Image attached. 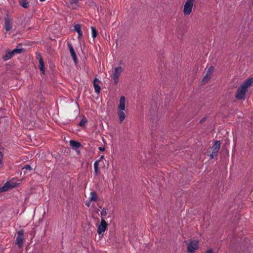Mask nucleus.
Here are the masks:
<instances>
[{"mask_svg": "<svg viewBox=\"0 0 253 253\" xmlns=\"http://www.w3.org/2000/svg\"><path fill=\"white\" fill-rule=\"evenodd\" d=\"M253 83V78H250L245 80L237 89L235 95L236 98L238 100L244 99L246 92L247 91L248 88L251 86Z\"/></svg>", "mask_w": 253, "mask_h": 253, "instance_id": "f257e3e1", "label": "nucleus"}, {"mask_svg": "<svg viewBox=\"0 0 253 253\" xmlns=\"http://www.w3.org/2000/svg\"><path fill=\"white\" fill-rule=\"evenodd\" d=\"M195 0H186L183 6V13L185 15H189L192 12L194 2Z\"/></svg>", "mask_w": 253, "mask_h": 253, "instance_id": "f03ea898", "label": "nucleus"}, {"mask_svg": "<svg viewBox=\"0 0 253 253\" xmlns=\"http://www.w3.org/2000/svg\"><path fill=\"white\" fill-rule=\"evenodd\" d=\"M16 187V182L13 181H7L2 187H0V193L8 191Z\"/></svg>", "mask_w": 253, "mask_h": 253, "instance_id": "7ed1b4c3", "label": "nucleus"}, {"mask_svg": "<svg viewBox=\"0 0 253 253\" xmlns=\"http://www.w3.org/2000/svg\"><path fill=\"white\" fill-rule=\"evenodd\" d=\"M123 71V69L122 67L119 66L114 69V70L113 72V75L112 76V78L114 81V83L115 84H117L118 83V79L121 75V73Z\"/></svg>", "mask_w": 253, "mask_h": 253, "instance_id": "20e7f679", "label": "nucleus"}, {"mask_svg": "<svg viewBox=\"0 0 253 253\" xmlns=\"http://www.w3.org/2000/svg\"><path fill=\"white\" fill-rule=\"evenodd\" d=\"M220 142L219 141H215L213 146L211 147V153L210 154L211 159H213L217 156L218 152L220 149Z\"/></svg>", "mask_w": 253, "mask_h": 253, "instance_id": "39448f33", "label": "nucleus"}, {"mask_svg": "<svg viewBox=\"0 0 253 253\" xmlns=\"http://www.w3.org/2000/svg\"><path fill=\"white\" fill-rule=\"evenodd\" d=\"M17 234V246L19 247H21L25 239L24 230L21 229L18 231Z\"/></svg>", "mask_w": 253, "mask_h": 253, "instance_id": "423d86ee", "label": "nucleus"}, {"mask_svg": "<svg viewBox=\"0 0 253 253\" xmlns=\"http://www.w3.org/2000/svg\"><path fill=\"white\" fill-rule=\"evenodd\" d=\"M198 242L195 240L191 241L188 245L187 251L189 253H193L195 251L198 249Z\"/></svg>", "mask_w": 253, "mask_h": 253, "instance_id": "0eeeda50", "label": "nucleus"}, {"mask_svg": "<svg viewBox=\"0 0 253 253\" xmlns=\"http://www.w3.org/2000/svg\"><path fill=\"white\" fill-rule=\"evenodd\" d=\"M107 226V222L104 218H102L100 224L97 227V233L99 234L104 233L106 230Z\"/></svg>", "mask_w": 253, "mask_h": 253, "instance_id": "6e6552de", "label": "nucleus"}, {"mask_svg": "<svg viewBox=\"0 0 253 253\" xmlns=\"http://www.w3.org/2000/svg\"><path fill=\"white\" fill-rule=\"evenodd\" d=\"M214 68L212 66L210 67L206 75L204 77L203 79V82L204 83H207L211 79L212 74L213 73Z\"/></svg>", "mask_w": 253, "mask_h": 253, "instance_id": "1a4fd4ad", "label": "nucleus"}, {"mask_svg": "<svg viewBox=\"0 0 253 253\" xmlns=\"http://www.w3.org/2000/svg\"><path fill=\"white\" fill-rule=\"evenodd\" d=\"M16 53V48H14L12 51L9 49L6 50L5 55L2 56V59L4 61H6L9 59H10L12 56L14 55Z\"/></svg>", "mask_w": 253, "mask_h": 253, "instance_id": "9d476101", "label": "nucleus"}, {"mask_svg": "<svg viewBox=\"0 0 253 253\" xmlns=\"http://www.w3.org/2000/svg\"><path fill=\"white\" fill-rule=\"evenodd\" d=\"M68 46L69 47V50H70L71 55L73 58V59L75 63L76 64L77 62L78 61V59H77V57L76 52L74 50V49L71 43H68Z\"/></svg>", "mask_w": 253, "mask_h": 253, "instance_id": "9b49d317", "label": "nucleus"}, {"mask_svg": "<svg viewBox=\"0 0 253 253\" xmlns=\"http://www.w3.org/2000/svg\"><path fill=\"white\" fill-rule=\"evenodd\" d=\"M125 106H126V98L125 96H122L120 99L119 104L118 106V109L125 110Z\"/></svg>", "mask_w": 253, "mask_h": 253, "instance_id": "f8f14e48", "label": "nucleus"}, {"mask_svg": "<svg viewBox=\"0 0 253 253\" xmlns=\"http://www.w3.org/2000/svg\"><path fill=\"white\" fill-rule=\"evenodd\" d=\"M5 19V28L6 31H9L11 29V23L8 14H6L4 17Z\"/></svg>", "mask_w": 253, "mask_h": 253, "instance_id": "ddd939ff", "label": "nucleus"}, {"mask_svg": "<svg viewBox=\"0 0 253 253\" xmlns=\"http://www.w3.org/2000/svg\"><path fill=\"white\" fill-rule=\"evenodd\" d=\"M70 145L72 149L77 150L78 148L82 146L81 143L75 140H71L70 141Z\"/></svg>", "mask_w": 253, "mask_h": 253, "instance_id": "4468645a", "label": "nucleus"}, {"mask_svg": "<svg viewBox=\"0 0 253 253\" xmlns=\"http://www.w3.org/2000/svg\"><path fill=\"white\" fill-rule=\"evenodd\" d=\"M100 81L97 78H95L93 80V86L94 88L95 92L97 93H99L100 91V87L98 84Z\"/></svg>", "mask_w": 253, "mask_h": 253, "instance_id": "2eb2a0df", "label": "nucleus"}, {"mask_svg": "<svg viewBox=\"0 0 253 253\" xmlns=\"http://www.w3.org/2000/svg\"><path fill=\"white\" fill-rule=\"evenodd\" d=\"M124 110H118V116L120 123L123 122L126 118V114Z\"/></svg>", "mask_w": 253, "mask_h": 253, "instance_id": "dca6fc26", "label": "nucleus"}, {"mask_svg": "<svg viewBox=\"0 0 253 253\" xmlns=\"http://www.w3.org/2000/svg\"><path fill=\"white\" fill-rule=\"evenodd\" d=\"M39 68L42 74H44L45 73L44 62L42 58L40 56L39 58Z\"/></svg>", "mask_w": 253, "mask_h": 253, "instance_id": "f3484780", "label": "nucleus"}, {"mask_svg": "<svg viewBox=\"0 0 253 253\" xmlns=\"http://www.w3.org/2000/svg\"><path fill=\"white\" fill-rule=\"evenodd\" d=\"M74 30L78 33L79 38L83 36V32L81 30V27L80 24H76L74 26Z\"/></svg>", "mask_w": 253, "mask_h": 253, "instance_id": "a211bd4d", "label": "nucleus"}, {"mask_svg": "<svg viewBox=\"0 0 253 253\" xmlns=\"http://www.w3.org/2000/svg\"><path fill=\"white\" fill-rule=\"evenodd\" d=\"M90 201L96 202L98 200V197L95 192L92 191L90 193V197L89 198Z\"/></svg>", "mask_w": 253, "mask_h": 253, "instance_id": "6ab92c4d", "label": "nucleus"}, {"mask_svg": "<svg viewBox=\"0 0 253 253\" xmlns=\"http://www.w3.org/2000/svg\"><path fill=\"white\" fill-rule=\"evenodd\" d=\"M20 4L24 8H28L29 5V2L27 0H21L19 2Z\"/></svg>", "mask_w": 253, "mask_h": 253, "instance_id": "aec40b11", "label": "nucleus"}, {"mask_svg": "<svg viewBox=\"0 0 253 253\" xmlns=\"http://www.w3.org/2000/svg\"><path fill=\"white\" fill-rule=\"evenodd\" d=\"M99 208L102 210L100 213V216L102 218H103L107 214L108 209L105 208L102 209L101 207H99Z\"/></svg>", "mask_w": 253, "mask_h": 253, "instance_id": "412c9836", "label": "nucleus"}, {"mask_svg": "<svg viewBox=\"0 0 253 253\" xmlns=\"http://www.w3.org/2000/svg\"><path fill=\"white\" fill-rule=\"evenodd\" d=\"M99 164V161H96L94 163L93 166H94V172L96 174H97L99 172V168H98Z\"/></svg>", "mask_w": 253, "mask_h": 253, "instance_id": "4be33fe9", "label": "nucleus"}, {"mask_svg": "<svg viewBox=\"0 0 253 253\" xmlns=\"http://www.w3.org/2000/svg\"><path fill=\"white\" fill-rule=\"evenodd\" d=\"M20 169L23 170L24 173H25L26 170H30L32 169V168L30 165H26L24 167L19 168V169Z\"/></svg>", "mask_w": 253, "mask_h": 253, "instance_id": "5701e85b", "label": "nucleus"}, {"mask_svg": "<svg viewBox=\"0 0 253 253\" xmlns=\"http://www.w3.org/2000/svg\"><path fill=\"white\" fill-rule=\"evenodd\" d=\"M69 1L71 5H72V9H75L76 6L74 5H77V4L79 3V0H69Z\"/></svg>", "mask_w": 253, "mask_h": 253, "instance_id": "b1692460", "label": "nucleus"}, {"mask_svg": "<svg viewBox=\"0 0 253 253\" xmlns=\"http://www.w3.org/2000/svg\"><path fill=\"white\" fill-rule=\"evenodd\" d=\"M25 50L26 49L21 47V45L20 43H18V44L17 45V54L21 53Z\"/></svg>", "mask_w": 253, "mask_h": 253, "instance_id": "393cba45", "label": "nucleus"}, {"mask_svg": "<svg viewBox=\"0 0 253 253\" xmlns=\"http://www.w3.org/2000/svg\"><path fill=\"white\" fill-rule=\"evenodd\" d=\"M91 36H92V37L93 39H94L97 36V31H96V30L95 29V28H94V27H91Z\"/></svg>", "mask_w": 253, "mask_h": 253, "instance_id": "a878e982", "label": "nucleus"}, {"mask_svg": "<svg viewBox=\"0 0 253 253\" xmlns=\"http://www.w3.org/2000/svg\"><path fill=\"white\" fill-rule=\"evenodd\" d=\"M87 122V119L85 118H83L79 123V126L81 127H84L85 125Z\"/></svg>", "mask_w": 253, "mask_h": 253, "instance_id": "bb28decb", "label": "nucleus"}, {"mask_svg": "<svg viewBox=\"0 0 253 253\" xmlns=\"http://www.w3.org/2000/svg\"><path fill=\"white\" fill-rule=\"evenodd\" d=\"M92 202V201H90V199H88V200L86 202L85 205L87 207H89L90 206V204Z\"/></svg>", "mask_w": 253, "mask_h": 253, "instance_id": "cd10ccee", "label": "nucleus"}, {"mask_svg": "<svg viewBox=\"0 0 253 253\" xmlns=\"http://www.w3.org/2000/svg\"><path fill=\"white\" fill-rule=\"evenodd\" d=\"M3 157V154L0 151V165L2 164Z\"/></svg>", "mask_w": 253, "mask_h": 253, "instance_id": "c85d7f7f", "label": "nucleus"}, {"mask_svg": "<svg viewBox=\"0 0 253 253\" xmlns=\"http://www.w3.org/2000/svg\"><path fill=\"white\" fill-rule=\"evenodd\" d=\"M98 149L100 151H105V148L104 147H99Z\"/></svg>", "mask_w": 253, "mask_h": 253, "instance_id": "c756f323", "label": "nucleus"}, {"mask_svg": "<svg viewBox=\"0 0 253 253\" xmlns=\"http://www.w3.org/2000/svg\"><path fill=\"white\" fill-rule=\"evenodd\" d=\"M103 159H104V156H103V155H102V156H101L100 157L98 161H99V162H100L101 161H102Z\"/></svg>", "mask_w": 253, "mask_h": 253, "instance_id": "7c9ffc66", "label": "nucleus"}, {"mask_svg": "<svg viewBox=\"0 0 253 253\" xmlns=\"http://www.w3.org/2000/svg\"><path fill=\"white\" fill-rule=\"evenodd\" d=\"M206 120V118H203V119H202L200 121V123H203L204 122H205Z\"/></svg>", "mask_w": 253, "mask_h": 253, "instance_id": "2f4dec72", "label": "nucleus"}, {"mask_svg": "<svg viewBox=\"0 0 253 253\" xmlns=\"http://www.w3.org/2000/svg\"><path fill=\"white\" fill-rule=\"evenodd\" d=\"M206 253H212V250L211 249L208 250Z\"/></svg>", "mask_w": 253, "mask_h": 253, "instance_id": "473e14b6", "label": "nucleus"}, {"mask_svg": "<svg viewBox=\"0 0 253 253\" xmlns=\"http://www.w3.org/2000/svg\"><path fill=\"white\" fill-rule=\"evenodd\" d=\"M19 180H17V183H16L17 185L18 184H20V182H19Z\"/></svg>", "mask_w": 253, "mask_h": 253, "instance_id": "72a5a7b5", "label": "nucleus"}, {"mask_svg": "<svg viewBox=\"0 0 253 253\" xmlns=\"http://www.w3.org/2000/svg\"><path fill=\"white\" fill-rule=\"evenodd\" d=\"M45 0H40V1H45Z\"/></svg>", "mask_w": 253, "mask_h": 253, "instance_id": "f704fd0d", "label": "nucleus"}]
</instances>
